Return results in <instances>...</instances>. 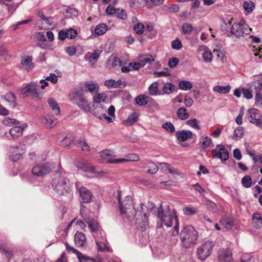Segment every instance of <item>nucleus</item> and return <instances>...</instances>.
Returning <instances> with one entry per match:
<instances>
[{
  "instance_id": "nucleus-17",
  "label": "nucleus",
  "mask_w": 262,
  "mask_h": 262,
  "mask_svg": "<svg viewBox=\"0 0 262 262\" xmlns=\"http://www.w3.org/2000/svg\"><path fill=\"white\" fill-rule=\"evenodd\" d=\"M41 122L46 127L51 128L57 124L58 120L55 117L48 115L41 118Z\"/></svg>"
},
{
  "instance_id": "nucleus-62",
  "label": "nucleus",
  "mask_w": 262,
  "mask_h": 262,
  "mask_svg": "<svg viewBox=\"0 0 262 262\" xmlns=\"http://www.w3.org/2000/svg\"><path fill=\"white\" fill-rule=\"evenodd\" d=\"M252 120L249 121L250 123L259 127L262 125V116H258L255 119H252Z\"/></svg>"
},
{
  "instance_id": "nucleus-64",
  "label": "nucleus",
  "mask_w": 262,
  "mask_h": 262,
  "mask_svg": "<svg viewBox=\"0 0 262 262\" xmlns=\"http://www.w3.org/2000/svg\"><path fill=\"white\" fill-rule=\"evenodd\" d=\"M252 256L249 253H244L241 257V262H249L251 260Z\"/></svg>"
},
{
  "instance_id": "nucleus-32",
  "label": "nucleus",
  "mask_w": 262,
  "mask_h": 262,
  "mask_svg": "<svg viewBox=\"0 0 262 262\" xmlns=\"http://www.w3.org/2000/svg\"><path fill=\"white\" fill-rule=\"evenodd\" d=\"M146 3V0H130L129 6L133 8H139L144 7Z\"/></svg>"
},
{
  "instance_id": "nucleus-20",
  "label": "nucleus",
  "mask_w": 262,
  "mask_h": 262,
  "mask_svg": "<svg viewBox=\"0 0 262 262\" xmlns=\"http://www.w3.org/2000/svg\"><path fill=\"white\" fill-rule=\"evenodd\" d=\"M90 103L91 110L88 112H91L96 116H98L99 115H102V114H103V113L104 112L107 108V107L105 105L102 104L100 103L96 104L95 107H93L92 102Z\"/></svg>"
},
{
  "instance_id": "nucleus-39",
  "label": "nucleus",
  "mask_w": 262,
  "mask_h": 262,
  "mask_svg": "<svg viewBox=\"0 0 262 262\" xmlns=\"http://www.w3.org/2000/svg\"><path fill=\"white\" fill-rule=\"evenodd\" d=\"M200 143L203 148H207L211 143V139L210 137L202 136L200 138Z\"/></svg>"
},
{
  "instance_id": "nucleus-1",
  "label": "nucleus",
  "mask_w": 262,
  "mask_h": 262,
  "mask_svg": "<svg viewBox=\"0 0 262 262\" xmlns=\"http://www.w3.org/2000/svg\"><path fill=\"white\" fill-rule=\"evenodd\" d=\"M151 211L154 215L160 220L161 222L158 223L157 227L161 228L162 223L167 227H171L173 225L174 228L171 231V234L173 236L179 234L178 219L174 210H171L169 206L163 209L162 205L160 204L159 207H153Z\"/></svg>"
},
{
  "instance_id": "nucleus-57",
  "label": "nucleus",
  "mask_w": 262,
  "mask_h": 262,
  "mask_svg": "<svg viewBox=\"0 0 262 262\" xmlns=\"http://www.w3.org/2000/svg\"><path fill=\"white\" fill-rule=\"evenodd\" d=\"M144 26L142 23H138L135 25L134 29L137 34H142L144 31Z\"/></svg>"
},
{
  "instance_id": "nucleus-59",
  "label": "nucleus",
  "mask_w": 262,
  "mask_h": 262,
  "mask_svg": "<svg viewBox=\"0 0 262 262\" xmlns=\"http://www.w3.org/2000/svg\"><path fill=\"white\" fill-rule=\"evenodd\" d=\"M3 123L4 125H10L11 124H17L18 121L15 119L7 117L3 120Z\"/></svg>"
},
{
  "instance_id": "nucleus-42",
  "label": "nucleus",
  "mask_w": 262,
  "mask_h": 262,
  "mask_svg": "<svg viewBox=\"0 0 262 262\" xmlns=\"http://www.w3.org/2000/svg\"><path fill=\"white\" fill-rule=\"evenodd\" d=\"M179 87L182 90L188 91L192 88V85L189 81L182 80L179 83Z\"/></svg>"
},
{
  "instance_id": "nucleus-4",
  "label": "nucleus",
  "mask_w": 262,
  "mask_h": 262,
  "mask_svg": "<svg viewBox=\"0 0 262 262\" xmlns=\"http://www.w3.org/2000/svg\"><path fill=\"white\" fill-rule=\"evenodd\" d=\"M181 244L183 247L188 248L196 244L198 232L191 225L184 227L180 234Z\"/></svg>"
},
{
  "instance_id": "nucleus-44",
  "label": "nucleus",
  "mask_w": 262,
  "mask_h": 262,
  "mask_svg": "<svg viewBox=\"0 0 262 262\" xmlns=\"http://www.w3.org/2000/svg\"><path fill=\"white\" fill-rule=\"evenodd\" d=\"M183 213L186 215H192L198 212V210L193 207L186 206L183 208Z\"/></svg>"
},
{
  "instance_id": "nucleus-51",
  "label": "nucleus",
  "mask_w": 262,
  "mask_h": 262,
  "mask_svg": "<svg viewBox=\"0 0 262 262\" xmlns=\"http://www.w3.org/2000/svg\"><path fill=\"white\" fill-rule=\"evenodd\" d=\"M79 147L85 153H88L90 151L89 146L83 139H80L79 140Z\"/></svg>"
},
{
  "instance_id": "nucleus-34",
  "label": "nucleus",
  "mask_w": 262,
  "mask_h": 262,
  "mask_svg": "<svg viewBox=\"0 0 262 262\" xmlns=\"http://www.w3.org/2000/svg\"><path fill=\"white\" fill-rule=\"evenodd\" d=\"M177 115L179 118L181 120H186L189 117V114L187 112L184 107L179 108L177 111Z\"/></svg>"
},
{
  "instance_id": "nucleus-12",
  "label": "nucleus",
  "mask_w": 262,
  "mask_h": 262,
  "mask_svg": "<svg viewBox=\"0 0 262 262\" xmlns=\"http://www.w3.org/2000/svg\"><path fill=\"white\" fill-rule=\"evenodd\" d=\"M25 152V146L23 144H19L18 145L13 146L10 149L11 155L10 158L12 161H16L20 159L21 155Z\"/></svg>"
},
{
  "instance_id": "nucleus-31",
  "label": "nucleus",
  "mask_w": 262,
  "mask_h": 262,
  "mask_svg": "<svg viewBox=\"0 0 262 262\" xmlns=\"http://www.w3.org/2000/svg\"><path fill=\"white\" fill-rule=\"evenodd\" d=\"M86 222L92 232H96L98 230L99 225L97 221L92 219H88Z\"/></svg>"
},
{
  "instance_id": "nucleus-46",
  "label": "nucleus",
  "mask_w": 262,
  "mask_h": 262,
  "mask_svg": "<svg viewBox=\"0 0 262 262\" xmlns=\"http://www.w3.org/2000/svg\"><path fill=\"white\" fill-rule=\"evenodd\" d=\"M164 9L169 13H176L179 11L180 7L178 5H165Z\"/></svg>"
},
{
  "instance_id": "nucleus-27",
  "label": "nucleus",
  "mask_w": 262,
  "mask_h": 262,
  "mask_svg": "<svg viewBox=\"0 0 262 262\" xmlns=\"http://www.w3.org/2000/svg\"><path fill=\"white\" fill-rule=\"evenodd\" d=\"M106 98V95L104 93H96L93 97V102L92 103L93 107H95L96 104L104 102Z\"/></svg>"
},
{
  "instance_id": "nucleus-61",
  "label": "nucleus",
  "mask_w": 262,
  "mask_h": 262,
  "mask_svg": "<svg viewBox=\"0 0 262 262\" xmlns=\"http://www.w3.org/2000/svg\"><path fill=\"white\" fill-rule=\"evenodd\" d=\"M203 58L206 62H210L212 59V54L211 52L206 51L203 54Z\"/></svg>"
},
{
  "instance_id": "nucleus-53",
  "label": "nucleus",
  "mask_w": 262,
  "mask_h": 262,
  "mask_svg": "<svg viewBox=\"0 0 262 262\" xmlns=\"http://www.w3.org/2000/svg\"><path fill=\"white\" fill-rule=\"evenodd\" d=\"M243 6H244L245 10L247 12H250L253 10L254 8L255 7V5H254V4L251 1H249V2L246 1L244 3Z\"/></svg>"
},
{
  "instance_id": "nucleus-26",
  "label": "nucleus",
  "mask_w": 262,
  "mask_h": 262,
  "mask_svg": "<svg viewBox=\"0 0 262 262\" xmlns=\"http://www.w3.org/2000/svg\"><path fill=\"white\" fill-rule=\"evenodd\" d=\"M153 57L149 54L142 55L139 57V62L141 63L142 67H144L146 64H150L151 62L154 61Z\"/></svg>"
},
{
  "instance_id": "nucleus-37",
  "label": "nucleus",
  "mask_w": 262,
  "mask_h": 262,
  "mask_svg": "<svg viewBox=\"0 0 262 262\" xmlns=\"http://www.w3.org/2000/svg\"><path fill=\"white\" fill-rule=\"evenodd\" d=\"M231 87L229 85L225 86L220 85H215L213 87V90L214 91L220 94H227L229 92Z\"/></svg>"
},
{
  "instance_id": "nucleus-2",
  "label": "nucleus",
  "mask_w": 262,
  "mask_h": 262,
  "mask_svg": "<svg viewBox=\"0 0 262 262\" xmlns=\"http://www.w3.org/2000/svg\"><path fill=\"white\" fill-rule=\"evenodd\" d=\"M121 191H117V198L119 205V209L122 214H125L126 217L129 220H133L135 217L137 212L143 213V221L145 223L147 221L148 216L146 213V206L141 204L140 205V209L137 211H136L133 205V200L131 196L128 195L122 201L121 200Z\"/></svg>"
},
{
  "instance_id": "nucleus-13",
  "label": "nucleus",
  "mask_w": 262,
  "mask_h": 262,
  "mask_svg": "<svg viewBox=\"0 0 262 262\" xmlns=\"http://www.w3.org/2000/svg\"><path fill=\"white\" fill-rule=\"evenodd\" d=\"M125 158L114 159L110 158L106 160L108 163L117 164L119 163L125 162L127 161H138L139 160V157L135 154H128L125 156Z\"/></svg>"
},
{
  "instance_id": "nucleus-18",
  "label": "nucleus",
  "mask_w": 262,
  "mask_h": 262,
  "mask_svg": "<svg viewBox=\"0 0 262 262\" xmlns=\"http://www.w3.org/2000/svg\"><path fill=\"white\" fill-rule=\"evenodd\" d=\"M232 18H229V17H224L223 22L221 25V30L224 32L225 34H227L228 36L231 34V21Z\"/></svg>"
},
{
  "instance_id": "nucleus-45",
  "label": "nucleus",
  "mask_w": 262,
  "mask_h": 262,
  "mask_svg": "<svg viewBox=\"0 0 262 262\" xmlns=\"http://www.w3.org/2000/svg\"><path fill=\"white\" fill-rule=\"evenodd\" d=\"M135 102L139 105H145L148 103V97L143 95H139L136 98Z\"/></svg>"
},
{
  "instance_id": "nucleus-9",
  "label": "nucleus",
  "mask_w": 262,
  "mask_h": 262,
  "mask_svg": "<svg viewBox=\"0 0 262 262\" xmlns=\"http://www.w3.org/2000/svg\"><path fill=\"white\" fill-rule=\"evenodd\" d=\"M75 186L78 191L81 202L83 203H90L92 199L91 192L87 188L81 185L79 182H76Z\"/></svg>"
},
{
  "instance_id": "nucleus-55",
  "label": "nucleus",
  "mask_w": 262,
  "mask_h": 262,
  "mask_svg": "<svg viewBox=\"0 0 262 262\" xmlns=\"http://www.w3.org/2000/svg\"><path fill=\"white\" fill-rule=\"evenodd\" d=\"M66 33L67 38L70 39H74L75 38L77 35V32L76 30L72 28H69L66 30Z\"/></svg>"
},
{
  "instance_id": "nucleus-10",
  "label": "nucleus",
  "mask_w": 262,
  "mask_h": 262,
  "mask_svg": "<svg viewBox=\"0 0 262 262\" xmlns=\"http://www.w3.org/2000/svg\"><path fill=\"white\" fill-rule=\"evenodd\" d=\"M217 149H213L211 151V154L213 158H219L222 161H226L229 158V152L222 144L216 145Z\"/></svg>"
},
{
  "instance_id": "nucleus-22",
  "label": "nucleus",
  "mask_w": 262,
  "mask_h": 262,
  "mask_svg": "<svg viewBox=\"0 0 262 262\" xmlns=\"http://www.w3.org/2000/svg\"><path fill=\"white\" fill-rule=\"evenodd\" d=\"M21 64L24 67L25 69L28 71L32 70L33 68L32 56H26L23 57Z\"/></svg>"
},
{
  "instance_id": "nucleus-35",
  "label": "nucleus",
  "mask_w": 262,
  "mask_h": 262,
  "mask_svg": "<svg viewBox=\"0 0 262 262\" xmlns=\"http://www.w3.org/2000/svg\"><path fill=\"white\" fill-rule=\"evenodd\" d=\"M48 103L50 106L51 107L53 111L54 112L56 115L60 114V110L59 107L58 106L57 102L52 98L48 99Z\"/></svg>"
},
{
  "instance_id": "nucleus-36",
  "label": "nucleus",
  "mask_w": 262,
  "mask_h": 262,
  "mask_svg": "<svg viewBox=\"0 0 262 262\" xmlns=\"http://www.w3.org/2000/svg\"><path fill=\"white\" fill-rule=\"evenodd\" d=\"M220 223L224 228L226 229H231L233 226V221L228 217H223L220 221Z\"/></svg>"
},
{
  "instance_id": "nucleus-15",
  "label": "nucleus",
  "mask_w": 262,
  "mask_h": 262,
  "mask_svg": "<svg viewBox=\"0 0 262 262\" xmlns=\"http://www.w3.org/2000/svg\"><path fill=\"white\" fill-rule=\"evenodd\" d=\"M76 167L78 169L86 172L95 173L96 172V168L90 163L76 161L75 162Z\"/></svg>"
},
{
  "instance_id": "nucleus-56",
  "label": "nucleus",
  "mask_w": 262,
  "mask_h": 262,
  "mask_svg": "<svg viewBox=\"0 0 262 262\" xmlns=\"http://www.w3.org/2000/svg\"><path fill=\"white\" fill-rule=\"evenodd\" d=\"M158 85L157 82L152 83L149 87V93L152 96L157 95L158 92Z\"/></svg>"
},
{
  "instance_id": "nucleus-49",
  "label": "nucleus",
  "mask_w": 262,
  "mask_h": 262,
  "mask_svg": "<svg viewBox=\"0 0 262 262\" xmlns=\"http://www.w3.org/2000/svg\"><path fill=\"white\" fill-rule=\"evenodd\" d=\"M244 134V128L243 127H237L234 131L232 138L236 140L237 138H241Z\"/></svg>"
},
{
  "instance_id": "nucleus-30",
  "label": "nucleus",
  "mask_w": 262,
  "mask_h": 262,
  "mask_svg": "<svg viewBox=\"0 0 262 262\" xmlns=\"http://www.w3.org/2000/svg\"><path fill=\"white\" fill-rule=\"evenodd\" d=\"M138 120V115L137 113H133L128 118L123 121V124L126 126H131Z\"/></svg>"
},
{
  "instance_id": "nucleus-29",
  "label": "nucleus",
  "mask_w": 262,
  "mask_h": 262,
  "mask_svg": "<svg viewBox=\"0 0 262 262\" xmlns=\"http://www.w3.org/2000/svg\"><path fill=\"white\" fill-rule=\"evenodd\" d=\"M96 243L98 251L101 252H108L111 251V247L106 243L97 240L96 241Z\"/></svg>"
},
{
  "instance_id": "nucleus-43",
  "label": "nucleus",
  "mask_w": 262,
  "mask_h": 262,
  "mask_svg": "<svg viewBox=\"0 0 262 262\" xmlns=\"http://www.w3.org/2000/svg\"><path fill=\"white\" fill-rule=\"evenodd\" d=\"M186 124L197 130L201 129L200 121L196 118L189 119L186 121Z\"/></svg>"
},
{
  "instance_id": "nucleus-8",
  "label": "nucleus",
  "mask_w": 262,
  "mask_h": 262,
  "mask_svg": "<svg viewBox=\"0 0 262 262\" xmlns=\"http://www.w3.org/2000/svg\"><path fill=\"white\" fill-rule=\"evenodd\" d=\"M53 168V165L49 163L38 164L32 168V172L35 176L42 177L49 173Z\"/></svg>"
},
{
  "instance_id": "nucleus-11",
  "label": "nucleus",
  "mask_w": 262,
  "mask_h": 262,
  "mask_svg": "<svg viewBox=\"0 0 262 262\" xmlns=\"http://www.w3.org/2000/svg\"><path fill=\"white\" fill-rule=\"evenodd\" d=\"M21 94L25 97H27L29 95L31 96L33 98H38L39 95V90L37 89V86L35 82H30L27 84L24 88L21 90Z\"/></svg>"
},
{
  "instance_id": "nucleus-60",
  "label": "nucleus",
  "mask_w": 262,
  "mask_h": 262,
  "mask_svg": "<svg viewBox=\"0 0 262 262\" xmlns=\"http://www.w3.org/2000/svg\"><path fill=\"white\" fill-rule=\"evenodd\" d=\"M171 47L172 49L177 50H180L182 48V43L180 40L177 38L172 41L171 43Z\"/></svg>"
},
{
  "instance_id": "nucleus-63",
  "label": "nucleus",
  "mask_w": 262,
  "mask_h": 262,
  "mask_svg": "<svg viewBox=\"0 0 262 262\" xmlns=\"http://www.w3.org/2000/svg\"><path fill=\"white\" fill-rule=\"evenodd\" d=\"M46 80L50 81L52 83L55 84L57 82L58 77L54 73H51L49 76L46 78Z\"/></svg>"
},
{
  "instance_id": "nucleus-25",
  "label": "nucleus",
  "mask_w": 262,
  "mask_h": 262,
  "mask_svg": "<svg viewBox=\"0 0 262 262\" xmlns=\"http://www.w3.org/2000/svg\"><path fill=\"white\" fill-rule=\"evenodd\" d=\"M0 252L8 261L10 260L13 256V250L6 246H0Z\"/></svg>"
},
{
  "instance_id": "nucleus-6",
  "label": "nucleus",
  "mask_w": 262,
  "mask_h": 262,
  "mask_svg": "<svg viewBox=\"0 0 262 262\" xmlns=\"http://www.w3.org/2000/svg\"><path fill=\"white\" fill-rule=\"evenodd\" d=\"M251 30V28L246 24L244 20L242 19L238 23H234L232 25L231 33L237 37H240L245 34H249Z\"/></svg>"
},
{
  "instance_id": "nucleus-54",
  "label": "nucleus",
  "mask_w": 262,
  "mask_h": 262,
  "mask_svg": "<svg viewBox=\"0 0 262 262\" xmlns=\"http://www.w3.org/2000/svg\"><path fill=\"white\" fill-rule=\"evenodd\" d=\"M162 127L170 133H173L175 132V128L173 125L170 122L163 123L162 124Z\"/></svg>"
},
{
  "instance_id": "nucleus-52",
  "label": "nucleus",
  "mask_w": 262,
  "mask_h": 262,
  "mask_svg": "<svg viewBox=\"0 0 262 262\" xmlns=\"http://www.w3.org/2000/svg\"><path fill=\"white\" fill-rule=\"evenodd\" d=\"M242 183L243 186L246 188H249L252 184L251 178L249 176H245L242 179Z\"/></svg>"
},
{
  "instance_id": "nucleus-7",
  "label": "nucleus",
  "mask_w": 262,
  "mask_h": 262,
  "mask_svg": "<svg viewBox=\"0 0 262 262\" xmlns=\"http://www.w3.org/2000/svg\"><path fill=\"white\" fill-rule=\"evenodd\" d=\"M214 246L213 242L207 241L200 246L196 250L198 258L201 260H205L212 253Z\"/></svg>"
},
{
  "instance_id": "nucleus-50",
  "label": "nucleus",
  "mask_w": 262,
  "mask_h": 262,
  "mask_svg": "<svg viewBox=\"0 0 262 262\" xmlns=\"http://www.w3.org/2000/svg\"><path fill=\"white\" fill-rule=\"evenodd\" d=\"M65 246L66 250L67 251L69 252H72L73 253H75L76 255L78 258H79L80 257L82 256L83 254L79 251H77L76 249H75L73 247L70 246L68 243H66L65 244Z\"/></svg>"
},
{
  "instance_id": "nucleus-14",
  "label": "nucleus",
  "mask_w": 262,
  "mask_h": 262,
  "mask_svg": "<svg viewBox=\"0 0 262 262\" xmlns=\"http://www.w3.org/2000/svg\"><path fill=\"white\" fill-rule=\"evenodd\" d=\"M218 258L220 262H232V253L229 249H222L219 251Z\"/></svg>"
},
{
  "instance_id": "nucleus-38",
  "label": "nucleus",
  "mask_w": 262,
  "mask_h": 262,
  "mask_svg": "<svg viewBox=\"0 0 262 262\" xmlns=\"http://www.w3.org/2000/svg\"><path fill=\"white\" fill-rule=\"evenodd\" d=\"M107 30V27L104 24H101L96 26L95 28V32L98 35H103Z\"/></svg>"
},
{
  "instance_id": "nucleus-3",
  "label": "nucleus",
  "mask_w": 262,
  "mask_h": 262,
  "mask_svg": "<svg viewBox=\"0 0 262 262\" xmlns=\"http://www.w3.org/2000/svg\"><path fill=\"white\" fill-rule=\"evenodd\" d=\"M52 185L54 190L59 195H66L70 193L69 180L63 174L61 169L56 172Z\"/></svg>"
},
{
  "instance_id": "nucleus-28",
  "label": "nucleus",
  "mask_w": 262,
  "mask_h": 262,
  "mask_svg": "<svg viewBox=\"0 0 262 262\" xmlns=\"http://www.w3.org/2000/svg\"><path fill=\"white\" fill-rule=\"evenodd\" d=\"M9 103V105L12 107H14L16 105V97L15 95L11 93H8L2 97Z\"/></svg>"
},
{
  "instance_id": "nucleus-48",
  "label": "nucleus",
  "mask_w": 262,
  "mask_h": 262,
  "mask_svg": "<svg viewBox=\"0 0 262 262\" xmlns=\"http://www.w3.org/2000/svg\"><path fill=\"white\" fill-rule=\"evenodd\" d=\"M174 90V86L171 83H166L163 88V94H171Z\"/></svg>"
},
{
  "instance_id": "nucleus-47",
  "label": "nucleus",
  "mask_w": 262,
  "mask_h": 262,
  "mask_svg": "<svg viewBox=\"0 0 262 262\" xmlns=\"http://www.w3.org/2000/svg\"><path fill=\"white\" fill-rule=\"evenodd\" d=\"M31 38L34 39L35 41H46V37L44 33L42 32H39L33 34L31 36Z\"/></svg>"
},
{
  "instance_id": "nucleus-40",
  "label": "nucleus",
  "mask_w": 262,
  "mask_h": 262,
  "mask_svg": "<svg viewBox=\"0 0 262 262\" xmlns=\"http://www.w3.org/2000/svg\"><path fill=\"white\" fill-rule=\"evenodd\" d=\"M146 167L147 168V172L150 174H155L158 170V167L151 162L147 163Z\"/></svg>"
},
{
  "instance_id": "nucleus-58",
  "label": "nucleus",
  "mask_w": 262,
  "mask_h": 262,
  "mask_svg": "<svg viewBox=\"0 0 262 262\" xmlns=\"http://www.w3.org/2000/svg\"><path fill=\"white\" fill-rule=\"evenodd\" d=\"M182 31L185 34H190L192 31V27L191 25L185 23L182 26Z\"/></svg>"
},
{
  "instance_id": "nucleus-23",
  "label": "nucleus",
  "mask_w": 262,
  "mask_h": 262,
  "mask_svg": "<svg viewBox=\"0 0 262 262\" xmlns=\"http://www.w3.org/2000/svg\"><path fill=\"white\" fill-rule=\"evenodd\" d=\"M86 91L92 94L96 93L99 90V85L96 82L94 81H88L85 83Z\"/></svg>"
},
{
  "instance_id": "nucleus-16",
  "label": "nucleus",
  "mask_w": 262,
  "mask_h": 262,
  "mask_svg": "<svg viewBox=\"0 0 262 262\" xmlns=\"http://www.w3.org/2000/svg\"><path fill=\"white\" fill-rule=\"evenodd\" d=\"M75 245L78 247H85L87 244L85 235L81 232L77 231L75 235L74 238Z\"/></svg>"
},
{
  "instance_id": "nucleus-24",
  "label": "nucleus",
  "mask_w": 262,
  "mask_h": 262,
  "mask_svg": "<svg viewBox=\"0 0 262 262\" xmlns=\"http://www.w3.org/2000/svg\"><path fill=\"white\" fill-rule=\"evenodd\" d=\"M252 225L254 228L256 229L262 227V217L259 213H254L253 214Z\"/></svg>"
},
{
  "instance_id": "nucleus-19",
  "label": "nucleus",
  "mask_w": 262,
  "mask_h": 262,
  "mask_svg": "<svg viewBox=\"0 0 262 262\" xmlns=\"http://www.w3.org/2000/svg\"><path fill=\"white\" fill-rule=\"evenodd\" d=\"M176 135L179 141L184 142L192 137V133L188 130H182L177 132Z\"/></svg>"
},
{
  "instance_id": "nucleus-5",
  "label": "nucleus",
  "mask_w": 262,
  "mask_h": 262,
  "mask_svg": "<svg viewBox=\"0 0 262 262\" xmlns=\"http://www.w3.org/2000/svg\"><path fill=\"white\" fill-rule=\"evenodd\" d=\"M70 99L73 103L78 105L84 112L88 113L91 110V103L87 101L81 92H73L70 95Z\"/></svg>"
},
{
  "instance_id": "nucleus-33",
  "label": "nucleus",
  "mask_w": 262,
  "mask_h": 262,
  "mask_svg": "<svg viewBox=\"0 0 262 262\" xmlns=\"http://www.w3.org/2000/svg\"><path fill=\"white\" fill-rule=\"evenodd\" d=\"M63 14L64 16H77L78 12L75 8L66 7L63 10Z\"/></svg>"
},
{
  "instance_id": "nucleus-21",
  "label": "nucleus",
  "mask_w": 262,
  "mask_h": 262,
  "mask_svg": "<svg viewBox=\"0 0 262 262\" xmlns=\"http://www.w3.org/2000/svg\"><path fill=\"white\" fill-rule=\"evenodd\" d=\"M25 128L24 125L14 126L10 129L9 134L13 139H17L23 135Z\"/></svg>"
},
{
  "instance_id": "nucleus-41",
  "label": "nucleus",
  "mask_w": 262,
  "mask_h": 262,
  "mask_svg": "<svg viewBox=\"0 0 262 262\" xmlns=\"http://www.w3.org/2000/svg\"><path fill=\"white\" fill-rule=\"evenodd\" d=\"M205 205L210 211L216 213L218 211V208L216 205L213 202L206 200L205 201Z\"/></svg>"
}]
</instances>
